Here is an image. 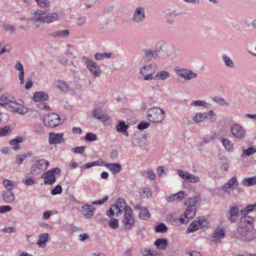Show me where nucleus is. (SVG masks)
I'll return each instance as SVG.
<instances>
[{
	"instance_id": "obj_40",
	"label": "nucleus",
	"mask_w": 256,
	"mask_h": 256,
	"mask_svg": "<svg viewBox=\"0 0 256 256\" xmlns=\"http://www.w3.org/2000/svg\"><path fill=\"white\" fill-rule=\"evenodd\" d=\"M254 210H256V204H254L248 205L246 208H242L240 211V212L242 214L246 215Z\"/></svg>"
},
{
	"instance_id": "obj_62",
	"label": "nucleus",
	"mask_w": 256,
	"mask_h": 256,
	"mask_svg": "<svg viewBox=\"0 0 256 256\" xmlns=\"http://www.w3.org/2000/svg\"><path fill=\"white\" fill-rule=\"evenodd\" d=\"M108 196H106L103 198L101 200L93 202L92 204L94 205H101L106 202L108 200Z\"/></svg>"
},
{
	"instance_id": "obj_47",
	"label": "nucleus",
	"mask_w": 256,
	"mask_h": 256,
	"mask_svg": "<svg viewBox=\"0 0 256 256\" xmlns=\"http://www.w3.org/2000/svg\"><path fill=\"white\" fill-rule=\"evenodd\" d=\"M212 100L220 106H228V103L222 98L214 96L212 98Z\"/></svg>"
},
{
	"instance_id": "obj_52",
	"label": "nucleus",
	"mask_w": 256,
	"mask_h": 256,
	"mask_svg": "<svg viewBox=\"0 0 256 256\" xmlns=\"http://www.w3.org/2000/svg\"><path fill=\"white\" fill-rule=\"evenodd\" d=\"M38 4L42 8H48L50 6V2L48 0H35Z\"/></svg>"
},
{
	"instance_id": "obj_54",
	"label": "nucleus",
	"mask_w": 256,
	"mask_h": 256,
	"mask_svg": "<svg viewBox=\"0 0 256 256\" xmlns=\"http://www.w3.org/2000/svg\"><path fill=\"white\" fill-rule=\"evenodd\" d=\"M98 138L96 134L92 132H88L85 136V140L88 142H92L96 140Z\"/></svg>"
},
{
	"instance_id": "obj_26",
	"label": "nucleus",
	"mask_w": 256,
	"mask_h": 256,
	"mask_svg": "<svg viewBox=\"0 0 256 256\" xmlns=\"http://www.w3.org/2000/svg\"><path fill=\"white\" fill-rule=\"evenodd\" d=\"M184 197V191H180L176 194H172L170 195L167 198V201L168 202H172L174 200H177L178 202L181 201Z\"/></svg>"
},
{
	"instance_id": "obj_59",
	"label": "nucleus",
	"mask_w": 256,
	"mask_h": 256,
	"mask_svg": "<svg viewBox=\"0 0 256 256\" xmlns=\"http://www.w3.org/2000/svg\"><path fill=\"white\" fill-rule=\"evenodd\" d=\"M62 192V187L60 184L57 185L50 192L52 195L60 194Z\"/></svg>"
},
{
	"instance_id": "obj_11",
	"label": "nucleus",
	"mask_w": 256,
	"mask_h": 256,
	"mask_svg": "<svg viewBox=\"0 0 256 256\" xmlns=\"http://www.w3.org/2000/svg\"><path fill=\"white\" fill-rule=\"evenodd\" d=\"M58 18V15L56 12H50L44 16H38L34 20V24L38 27L42 23L50 24Z\"/></svg>"
},
{
	"instance_id": "obj_13",
	"label": "nucleus",
	"mask_w": 256,
	"mask_h": 256,
	"mask_svg": "<svg viewBox=\"0 0 256 256\" xmlns=\"http://www.w3.org/2000/svg\"><path fill=\"white\" fill-rule=\"evenodd\" d=\"M82 59L85 60L86 68L90 71L95 77H98L102 73L100 66L93 60H90L86 56H83Z\"/></svg>"
},
{
	"instance_id": "obj_28",
	"label": "nucleus",
	"mask_w": 256,
	"mask_h": 256,
	"mask_svg": "<svg viewBox=\"0 0 256 256\" xmlns=\"http://www.w3.org/2000/svg\"><path fill=\"white\" fill-rule=\"evenodd\" d=\"M168 242L166 238H158L154 242V244L160 250H165L168 246Z\"/></svg>"
},
{
	"instance_id": "obj_30",
	"label": "nucleus",
	"mask_w": 256,
	"mask_h": 256,
	"mask_svg": "<svg viewBox=\"0 0 256 256\" xmlns=\"http://www.w3.org/2000/svg\"><path fill=\"white\" fill-rule=\"evenodd\" d=\"M70 32L68 30H58L53 32L51 36L54 38H65L68 36Z\"/></svg>"
},
{
	"instance_id": "obj_39",
	"label": "nucleus",
	"mask_w": 256,
	"mask_h": 256,
	"mask_svg": "<svg viewBox=\"0 0 256 256\" xmlns=\"http://www.w3.org/2000/svg\"><path fill=\"white\" fill-rule=\"evenodd\" d=\"M138 216L141 220H146L150 218V214L147 208H143L140 211Z\"/></svg>"
},
{
	"instance_id": "obj_15",
	"label": "nucleus",
	"mask_w": 256,
	"mask_h": 256,
	"mask_svg": "<svg viewBox=\"0 0 256 256\" xmlns=\"http://www.w3.org/2000/svg\"><path fill=\"white\" fill-rule=\"evenodd\" d=\"M203 225V227H208V223L205 219L198 220V222H192L186 230V233L193 232L198 230L200 226Z\"/></svg>"
},
{
	"instance_id": "obj_51",
	"label": "nucleus",
	"mask_w": 256,
	"mask_h": 256,
	"mask_svg": "<svg viewBox=\"0 0 256 256\" xmlns=\"http://www.w3.org/2000/svg\"><path fill=\"white\" fill-rule=\"evenodd\" d=\"M256 152V149L252 147L248 148V149L244 150L242 156H250Z\"/></svg>"
},
{
	"instance_id": "obj_7",
	"label": "nucleus",
	"mask_w": 256,
	"mask_h": 256,
	"mask_svg": "<svg viewBox=\"0 0 256 256\" xmlns=\"http://www.w3.org/2000/svg\"><path fill=\"white\" fill-rule=\"evenodd\" d=\"M60 173V169L54 168L43 173L41 178L44 179V184L52 185L56 182V176Z\"/></svg>"
},
{
	"instance_id": "obj_5",
	"label": "nucleus",
	"mask_w": 256,
	"mask_h": 256,
	"mask_svg": "<svg viewBox=\"0 0 256 256\" xmlns=\"http://www.w3.org/2000/svg\"><path fill=\"white\" fill-rule=\"evenodd\" d=\"M198 200V198L196 196L188 198L186 200L185 204L187 208L184 213V216L186 219L192 218L195 216L196 213V204Z\"/></svg>"
},
{
	"instance_id": "obj_18",
	"label": "nucleus",
	"mask_w": 256,
	"mask_h": 256,
	"mask_svg": "<svg viewBox=\"0 0 256 256\" xmlns=\"http://www.w3.org/2000/svg\"><path fill=\"white\" fill-rule=\"evenodd\" d=\"M95 208L90 204H86L82 208V213L86 218H91L94 216Z\"/></svg>"
},
{
	"instance_id": "obj_61",
	"label": "nucleus",
	"mask_w": 256,
	"mask_h": 256,
	"mask_svg": "<svg viewBox=\"0 0 256 256\" xmlns=\"http://www.w3.org/2000/svg\"><path fill=\"white\" fill-rule=\"evenodd\" d=\"M177 172L180 176L182 179L187 180L188 178V174H189V172L182 170H178Z\"/></svg>"
},
{
	"instance_id": "obj_9",
	"label": "nucleus",
	"mask_w": 256,
	"mask_h": 256,
	"mask_svg": "<svg viewBox=\"0 0 256 256\" xmlns=\"http://www.w3.org/2000/svg\"><path fill=\"white\" fill-rule=\"evenodd\" d=\"M7 108L10 112L22 115L26 114L28 112V110L26 108L17 102L14 98H12V101Z\"/></svg>"
},
{
	"instance_id": "obj_25",
	"label": "nucleus",
	"mask_w": 256,
	"mask_h": 256,
	"mask_svg": "<svg viewBox=\"0 0 256 256\" xmlns=\"http://www.w3.org/2000/svg\"><path fill=\"white\" fill-rule=\"evenodd\" d=\"M12 190V188H9L2 194L4 200L7 203H11L14 200L15 196Z\"/></svg>"
},
{
	"instance_id": "obj_33",
	"label": "nucleus",
	"mask_w": 256,
	"mask_h": 256,
	"mask_svg": "<svg viewBox=\"0 0 256 256\" xmlns=\"http://www.w3.org/2000/svg\"><path fill=\"white\" fill-rule=\"evenodd\" d=\"M129 126L126 124L124 121H118V124L116 126V130L118 133L122 132H126V130H128Z\"/></svg>"
},
{
	"instance_id": "obj_35",
	"label": "nucleus",
	"mask_w": 256,
	"mask_h": 256,
	"mask_svg": "<svg viewBox=\"0 0 256 256\" xmlns=\"http://www.w3.org/2000/svg\"><path fill=\"white\" fill-rule=\"evenodd\" d=\"M170 77L168 72L165 70L159 71L154 76V78L158 80H165Z\"/></svg>"
},
{
	"instance_id": "obj_50",
	"label": "nucleus",
	"mask_w": 256,
	"mask_h": 256,
	"mask_svg": "<svg viewBox=\"0 0 256 256\" xmlns=\"http://www.w3.org/2000/svg\"><path fill=\"white\" fill-rule=\"evenodd\" d=\"M11 132V129L10 126H6L4 128H0V137L5 136Z\"/></svg>"
},
{
	"instance_id": "obj_41",
	"label": "nucleus",
	"mask_w": 256,
	"mask_h": 256,
	"mask_svg": "<svg viewBox=\"0 0 256 256\" xmlns=\"http://www.w3.org/2000/svg\"><path fill=\"white\" fill-rule=\"evenodd\" d=\"M48 238V234L47 233L42 234L40 235L37 242V244L39 246L44 244L47 241Z\"/></svg>"
},
{
	"instance_id": "obj_19",
	"label": "nucleus",
	"mask_w": 256,
	"mask_h": 256,
	"mask_svg": "<svg viewBox=\"0 0 256 256\" xmlns=\"http://www.w3.org/2000/svg\"><path fill=\"white\" fill-rule=\"evenodd\" d=\"M144 54L142 60L144 62H148L153 59H157L154 50L146 48L143 50Z\"/></svg>"
},
{
	"instance_id": "obj_37",
	"label": "nucleus",
	"mask_w": 256,
	"mask_h": 256,
	"mask_svg": "<svg viewBox=\"0 0 256 256\" xmlns=\"http://www.w3.org/2000/svg\"><path fill=\"white\" fill-rule=\"evenodd\" d=\"M242 183L244 185L249 186L256 184V176L247 178L243 180Z\"/></svg>"
},
{
	"instance_id": "obj_14",
	"label": "nucleus",
	"mask_w": 256,
	"mask_h": 256,
	"mask_svg": "<svg viewBox=\"0 0 256 256\" xmlns=\"http://www.w3.org/2000/svg\"><path fill=\"white\" fill-rule=\"evenodd\" d=\"M146 18V12L144 7H137L134 12L132 18V22H140Z\"/></svg>"
},
{
	"instance_id": "obj_43",
	"label": "nucleus",
	"mask_w": 256,
	"mask_h": 256,
	"mask_svg": "<svg viewBox=\"0 0 256 256\" xmlns=\"http://www.w3.org/2000/svg\"><path fill=\"white\" fill-rule=\"evenodd\" d=\"M32 156L31 152L26 154H18L16 156V162L18 164H22L24 160L26 157H30Z\"/></svg>"
},
{
	"instance_id": "obj_16",
	"label": "nucleus",
	"mask_w": 256,
	"mask_h": 256,
	"mask_svg": "<svg viewBox=\"0 0 256 256\" xmlns=\"http://www.w3.org/2000/svg\"><path fill=\"white\" fill-rule=\"evenodd\" d=\"M131 142L135 146H142L146 144V139L140 133H135L131 136Z\"/></svg>"
},
{
	"instance_id": "obj_64",
	"label": "nucleus",
	"mask_w": 256,
	"mask_h": 256,
	"mask_svg": "<svg viewBox=\"0 0 256 256\" xmlns=\"http://www.w3.org/2000/svg\"><path fill=\"white\" fill-rule=\"evenodd\" d=\"M12 208L9 206H0V213L4 214L6 212H10L12 210Z\"/></svg>"
},
{
	"instance_id": "obj_8",
	"label": "nucleus",
	"mask_w": 256,
	"mask_h": 256,
	"mask_svg": "<svg viewBox=\"0 0 256 256\" xmlns=\"http://www.w3.org/2000/svg\"><path fill=\"white\" fill-rule=\"evenodd\" d=\"M44 124L50 128H54L62 124L60 116L55 113H50L45 116L44 118Z\"/></svg>"
},
{
	"instance_id": "obj_32",
	"label": "nucleus",
	"mask_w": 256,
	"mask_h": 256,
	"mask_svg": "<svg viewBox=\"0 0 256 256\" xmlns=\"http://www.w3.org/2000/svg\"><path fill=\"white\" fill-rule=\"evenodd\" d=\"M224 236L223 229L217 228L215 230L214 234L212 236V240L214 242H219Z\"/></svg>"
},
{
	"instance_id": "obj_21",
	"label": "nucleus",
	"mask_w": 256,
	"mask_h": 256,
	"mask_svg": "<svg viewBox=\"0 0 256 256\" xmlns=\"http://www.w3.org/2000/svg\"><path fill=\"white\" fill-rule=\"evenodd\" d=\"M239 210L237 206H232L229 210L228 220L232 223L235 222L238 218Z\"/></svg>"
},
{
	"instance_id": "obj_55",
	"label": "nucleus",
	"mask_w": 256,
	"mask_h": 256,
	"mask_svg": "<svg viewBox=\"0 0 256 256\" xmlns=\"http://www.w3.org/2000/svg\"><path fill=\"white\" fill-rule=\"evenodd\" d=\"M145 174H146L147 177L151 180H154L156 178V175L154 172L152 170H148L147 172H142V176H144Z\"/></svg>"
},
{
	"instance_id": "obj_56",
	"label": "nucleus",
	"mask_w": 256,
	"mask_h": 256,
	"mask_svg": "<svg viewBox=\"0 0 256 256\" xmlns=\"http://www.w3.org/2000/svg\"><path fill=\"white\" fill-rule=\"evenodd\" d=\"M109 226L110 228L116 229L118 227V222L116 218H112L109 222Z\"/></svg>"
},
{
	"instance_id": "obj_53",
	"label": "nucleus",
	"mask_w": 256,
	"mask_h": 256,
	"mask_svg": "<svg viewBox=\"0 0 256 256\" xmlns=\"http://www.w3.org/2000/svg\"><path fill=\"white\" fill-rule=\"evenodd\" d=\"M188 178L187 181L192 183H196L200 181V178L198 176H194L192 174H188Z\"/></svg>"
},
{
	"instance_id": "obj_17",
	"label": "nucleus",
	"mask_w": 256,
	"mask_h": 256,
	"mask_svg": "<svg viewBox=\"0 0 256 256\" xmlns=\"http://www.w3.org/2000/svg\"><path fill=\"white\" fill-rule=\"evenodd\" d=\"M63 136L64 134L62 133L50 132L49 134V144H52L63 142L64 141Z\"/></svg>"
},
{
	"instance_id": "obj_45",
	"label": "nucleus",
	"mask_w": 256,
	"mask_h": 256,
	"mask_svg": "<svg viewBox=\"0 0 256 256\" xmlns=\"http://www.w3.org/2000/svg\"><path fill=\"white\" fill-rule=\"evenodd\" d=\"M154 230L156 232L164 233L167 231L168 227L164 223L161 222L155 226Z\"/></svg>"
},
{
	"instance_id": "obj_49",
	"label": "nucleus",
	"mask_w": 256,
	"mask_h": 256,
	"mask_svg": "<svg viewBox=\"0 0 256 256\" xmlns=\"http://www.w3.org/2000/svg\"><path fill=\"white\" fill-rule=\"evenodd\" d=\"M142 254L144 256H160V254L156 251L150 250H144Z\"/></svg>"
},
{
	"instance_id": "obj_63",
	"label": "nucleus",
	"mask_w": 256,
	"mask_h": 256,
	"mask_svg": "<svg viewBox=\"0 0 256 256\" xmlns=\"http://www.w3.org/2000/svg\"><path fill=\"white\" fill-rule=\"evenodd\" d=\"M150 124L148 122H142L137 126V128L139 130H143L146 129L150 126Z\"/></svg>"
},
{
	"instance_id": "obj_57",
	"label": "nucleus",
	"mask_w": 256,
	"mask_h": 256,
	"mask_svg": "<svg viewBox=\"0 0 256 256\" xmlns=\"http://www.w3.org/2000/svg\"><path fill=\"white\" fill-rule=\"evenodd\" d=\"M23 183L26 186H32L36 182V180L32 177L22 180Z\"/></svg>"
},
{
	"instance_id": "obj_27",
	"label": "nucleus",
	"mask_w": 256,
	"mask_h": 256,
	"mask_svg": "<svg viewBox=\"0 0 256 256\" xmlns=\"http://www.w3.org/2000/svg\"><path fill=\"white\" fill-rule=\"evenodd\" d=\"M54 86L56 88L64 92H68L69 89L68 84L65 82L60 80H56L54 82Z\"/></svg>"
},
{
	"instance_id": "obj_3",
	"label": "nucleus",
	"mask_w": 256,
	"mask_h": 256,
	"mask_svg": "<svg viewBox=\"0 0 256 256\" xmlns=\"http://www.w3.org/2000/svg\"><path fill=\"white\" fill-rule=\"evenodd\" d=\"M232 136L236 140H242L246 137V130L240 124L234 123L230 126Z\"/></svg>"
},
{
	"instance_id": "obj_60",
	"label": "nucleus",
	"mask_w": 256,
	"mask_h": 256,
	"mask_svg": "<svg viewBox=\"0 0 256 256\" xmlns=\"http://www.w3.org/2000/svg\"><path fill=\"white\" fill-rule=\"evenodd\" d=\"M86 149L84 146L74 147L72 149V151L76 154H82Z\"/></svg>"
},
{
	"instance_id": "obj_22",
	"label": "nucleus",
	"mask_w": 256,
	"mask_h": 256,
	"mask_svg": "<svg viewBox=\"0 0 256 256\" xmlns=\"http://www.w3.org/2000/svg\"><path fill=\"white\" fill-rule=\"evenodd\" d=\"M104 166L106 167L114 174L119 173L122 170V166L118 163H106Z\"/></svg>"
},
{
	"instance_id": "obj_29",
	"label": "nucleus",
	"mask_w": 256,
	"mask_h": 256,
	"mask_svg": "<svg viewBox=\"0 0 256 256\" xmlns=\"http://www.w3.org/2000/svg\"><path fill=\"white\" fill-rule=\"evenodd\" d=\"M220 140L224 147L227 152H230L234 150V144L232 141L228 138H221Z\"/></svg>"
},
{
	"instance_id": "obj_36",
	"label": "nucleus",
	"mask_w": 256,
	"mask_h": 256,
	"mask_svg": "<svg viewBox=\"0 0 256 256\" xmlns=\"http://www.w3.org/2000/svg\"><path fill=\"white\" fill-rule=\"evenodd\" d=\"M222 58L224 62L225 65L230 68H234V64L232 59L226 54L222 55Z\"/></svg>"
},
{
	"instance_id": "obj_38",
	"label": "nucleus",
	"mask_w": 256,
	"mask_h": 256,
	"mask_svg": "<svg viewBox=\"0 0 256 256\" xmlns=\"http://www.w3.org/2000/svg\"><path fill=\"white\" fill-rule=\"evenodd\" d=\"M22 141V138L20 136H18L16 138L10 140L9 142L10 144L14 146L13 148L14 150H18L20 148L18 144Z\"/></svg>"
},
{
	"instance_id": "obj_44",
	"label": "nucleus",
	"mask_w": 256,
	"mask_h": 256,
	"mask_svg": "<svg viewBox=\"0 0 256 256\" xmlns=\"http://www.w3.org/2000/svg\"><path fill=\"white\" fill-rule=\"evenodd\" d=\"M140 195L142 198H149L152 196L151 189L150 188H144L140 192Z\"/></svg>"
},
{
	"instance_id": "obj_58",
	"label": "nucleus",
	"mask_w": 256,
	"mask_h": 256,
	"mask_svg": "<svg viewBox=\"0 0 256 256\" xmlns=\"http://www.w3.org/2000/svg\"><path fill=\"white\" fill-rule=\"evenodd\" d=\"M216 138V134H214L210 136H206L202 138V142L204 144H208L211 141L214 140Z\"/></svg>"
},
{
	"instance_id": "obj_2",
	"label": "nucleus",
	"mask_w": 256,
	"mask_h": 256,
	"mask_svg": "<svg viewBox=\"0 0 256 256\" xmlns=\"http://www.w3.org/2000/svg\"><path fill=\"white\" fill-rule=\"evenodd\" d=\"M147 118L152 122L159 123L164 119L165 112L162 108H152L148 110Z\"/></svg>"
},
{
	"instance_id": "obj_34",
	"label": "nucleus",
	"mask_w": 256,
	"mask_h": 256,
	"mask_svg": "<svg viewBox=\"0 0 256 256\" xmlns=\"http://www.w3.org/2000/svg\"><path fill=\"white\" fill-rule=\"evenodd\" d=\"M152 67H154V69L156 70V65L154 64L152 66V64H149L142 66L140 70V73L142 75H144L145 74L150 73V72H153L154 70H152Z\"/></svg>"
},
{
	"instance_id": "obj_42",
	"label": "nucleus",
	"mask_w": 256,
	"mask_h": 256,
	"mask_svg": "<svg viewBox=\"0 0 256 256\" xmlns=\"http://www.w3.org/2000/svg\"><path fill=\"white\" fill-rule=\"evenodd\" d=\"M35 133L38 135H44L45 134L44 128L42 124L36 123L34 126Z\"/></svg>"
},
{
	"instance_id": "obj_46",
	"label": "nucleus",
	"mask_w": 256,
	"mask_h": 256,
	"mask_svg": "<svg viewBox=\"0 0 256 256\" xmlns=\"http://www.w3.org/2000/svg\"><path fill=\"white\" fill-rule=\"evenodd\" d=\"M12 98L5 95H2L0 96V104L2 106L7 105V107L8 106L9 104L12 101Z\"/></svg>"
},
{
	"instance_id": "obj_20",
	"label": "nucleus",
	"mask_w": 256,
	"mask_h": 256,
	"mask_svg": "<svg viewBox=\"0 0 256 256\" xmlns=\"http://www.w3.org/2000/svg\"><path fill=\"white\" fill-rule=\"evenodd\" d=\"M94 116L103 122H106L108 120L109 116L108 114L102 113L100 108H96L92 111Z\"/></svg>"
},
{
	"instance_id": "obj_1",
	"label": "nucleus",
	"mask_w": 256,
	"mask_h": 256,
	"mask_svg": "<svg viewBox=\"0 0 256 256\" xmlns=\"http://www.w3.org/2000/svg\"><path fill=\"white\" fill-rule=\"evenodd\" d=\"M240 238L244 241H250L256 238V230L254 229L253 218L244 215L238 228Z\"/></svg>"
},
{
	"instance_id": "obj_4",
	"label": "nucleus",
	"mask_w": 256,
	"mask_h": 256,
	"mask_svg": "<svg viewBox=\"0 0 256 256\" xmlns=\"http://www.w3.org/2000/svg\"><path fill=\"white\" fill-rule=\"evenodd\" d=\"M172 48V46H168L162 40L158 42L154 50L157 59H164L168 58L170 56L168 53L169 50Z\"/></svg>"
},
{
	"instance_id": "obj_23",
	"label": "nucleus",
	"mask_w": 256,
	"mask_h": 256,
	"mask_svg": "<svg viewBox=\"0 0 256 256\" xmlns=\"http://www.w3.org/2000/svg\"><path fill=\"white\" fill-rule=\"evenodd\" d=\"M48 99V96L44 92H36L33 96V100L34 102L46 101Z\"/></svg>"
},
{
	"instance_id": "obj_10",
	"label": "nucleus",
	"mask_w": 256,
	"mask_h": 256,
	"mask_svg": "<svg viewBox=\"0 0 256 256\" xmlns=\"http://www.w3.org/2000/svg\"><path fill=\"white\" fill-rule=\"evenodd\" d=\"M124 210V214L123 222L125 228L127 230H130L134 226L135 222L132 210L129 206H126Z\"/></svg>"
},
{
	"instance_id": "obj_31",
	"label": "nucleus",
	"mask_w": 256,
	"mask_h": 256,
	"mask_svg": "<svg viewBox=\"0 0 256 256\" xmlns=\"http://www.w3.org/2000/svg\"><path fill=\"white\" fill-rule=\"evenodd\" d=\"M207 118L208 114L206 112H198L193 117L192 120L195 123L199 124L204 122Z\"/></svg>"
},
{
	"instance_id": "obj_48",
	"label": "nucleus",
	"mask_w": 256,
	"mask_h": 256,
	"mask_svg": "<svg viewBox=\"0 0 256 256\" xmlns=\"http://www.w3.org/2000/svg\"><path fill=\"white\" fill-rule=\"evenodd\" d=\"M112 55L111 52L108 53H96L94 55V58L96 60H100L104 58H110Z\"/></svg>"
},
{
	"instance_id": "obj_6",
	"label": "nucleus",
	"mask_w": 256,
	"mask_h": 256,
	"mask_svg": "<svg viewBox=\"0 0 256 256\" xmlns=\"http://www.w3.org/2000/svg\"><path fill=\"white\" fill-rule=\"evenodd\" d=\"M49 165V162L46 160L40 159L37 160L30 166V174L32 175L40 174L42 171L46 170Z\"/></svg>"
},
{
	"instance_id": "obj_12",
	"label": "nucleus",
	"mask_w": 256,
	"mask_h": 256,
	"mask_svg": "<svg viewBox=\"0 0 256 256\" xmlns=\"http://www.w3.org/2000/svg\"><path fill=\"white\" fill-rule=\"evenodd\" d=\"M174 70L177 75L186 80H190L197 77L196 73L188 69L176 66L174 68Z\"/></svg>"
},
{
	"instance_id": "obj_24",
	"label": "nucleus",
	"mask_w": 256,
	"mask_h": 256,
	"mask_svg": "<svg viewBox=\"0 0 256 256\" xmlns=\"http://www.w3.org/2000/svg\"><path fill=\"white\" fill-rule=\"evenodd\" d=\"M238 182L236 176L232 177L226 183L222 186V190L226 192H228V189L234 186H237Z\"/></svg>"
}]
</instances>
